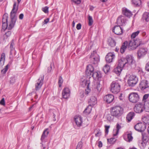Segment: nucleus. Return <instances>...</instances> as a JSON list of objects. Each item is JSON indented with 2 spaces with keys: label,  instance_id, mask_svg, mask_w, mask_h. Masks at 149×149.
Returning <instances> with one entry per match:
<instances>
[{
  "label": "nucleus",
  "instance_id": "f257e3e1",
  "mask_svg": "<svg viewBox=\"0 0 149 149\" xmlns=\"http://www.w3.org/2000/svg\"><path fill=\"white\" fill-rule=\"evenodd\" d=\"M18 9V5L16 6V3L15 2L10 14V20L8 23H2V28L4 30L7 29L11 30L14 27L17 19L16 14Z\"/></svg>",
  "mask_w": 149,
  "mask_h": 149
},
{
  "label": "nucleus",
  "instance_id": "f03ea898",
  "mask_svg": "<svg viewBox=\"0 0 149 149\" xmlns=\"http://www.w3.org/2000/svg\"><path fill=\"white\" fill-rule=\"evenodd\" d=\"M123 109L120 106L113 107L111 111V114L112 116L116 117L120 116L123 114Z\"/></svg>",
  "mask_w": 149,
  "mask_h": 149
},
{
  "label": "nucleus",
  "instance_id": "7ed1b4c3",
  "mask_svg": "<svg viewBox=\"0 0 149 149\" xmlns=\"http://www.w3.org/2000/svg\"><path fill=\"white\" fill-rule=\"evenodd\" d=\"M120 86L117 81H113L111 86V91L115 94L118 93L120 91Z\"/></svg>",
  "mask_w": 149,
  "mask_h": 149
},
{
  "label": "nucleus",
  "instance_id": "20e7f679",
  "mask_svg": "<svg viewBox=\"0 0 149 149\" xmlns=\"http://www.w3.org/2000/svg\"><path fill=\"white\" fill-rule=\"evenodd\" d=\"M138 78L137 76L134 74L130 75L127 81L128 85L131 86H134L138 81Z\"/></svg>",
  "mask_w": 149,
  "mask_h": 149
},
{
  "label": "nucleus",
  "instance_id": "39448f33",
  "mask_svg": "<svg viewBox=\"0 0 149 149\" xmlns=\"http://www.w3.org/2000/svg\"><path fill=\"white\" fill-rule=\"evenodd\" d=\"M128 97L130 101L133 103L137 102L139 99V96L138 94L135 92L131 93L129 95Z\"/></svg>",
  "mask_w": 149,
  "mask_h": 149
},
{
  "label": "nucleus",
  "instance_id": "423d86ee",
  "mask_svg": "<svg viewBox=\"0 0 149 149\" xmlns=\"http://www.w3.org/2000/svg\"><path fill=\"white\" fill-rule=\"evenodd\" d=\"M139 86L141 90H148L149 89V82L145 79L141 80Z\"/></svg>",
  "mask_w": 149,
  "mask_h": 149
},
{
  "label": "nucleus",
  "instance_id": "0eeeda50",
  "mask_svg": "<svg viewBox=\"0 0 149 149\" xmlns=\"http://www.w3.org/2000/svg\"><path fill=\"white\" fill-rule=\"evenodd\" d=\"M127 67H131L135 63L134 57L131 55H128L125 58Z\"/></svg>",
  "mask_w": 149,
  "mask_h": 149
},
{
  "label": "nucleus",
  "instance_id": "6e6552de",
  "mask_svg": "<svg viewBox=\"0 0 149 149\" xmlns=\"http://www.w3.org/2000/svg\"><path fill=\"white\" fill-rule=\"evenodd\" d=\"M90 58L91 63L94 64H97L99 61V56L95 52L92 53Z\"/></svg>",
  "mask_w": 149,
  "mask_h": 149
},
{
  "label": "nucleus",
  "instance_id": "1a4fd4ad",
  "mask_svg": "<svg viewBox=\"0 0 149 149\" xmlns=\"http://www.w3.org/2000/svg\"><path fill=\"white\" fill-rule=\"evenodd\" d=\"M144 109V104H143L139 103L135 105L134 110L136 113H140L143 112Z\"/></svg>",
  "mask_w": 149,
  "mask_h": 149
},
{
  "label": "nucleus",
  "instance_id": "9d476101",
  "mask_svg": "<svg viewBox=\"0 0 149 149\" xmlns=\"http://www.w3.org/2000/svg\"><path fill=\"white\" fill-rule=\"evenodd\" d=\"M147 51L146 48L142 47L139 49L137 52L138 58H140L143 57L147 54Z\"/></svg>",
  "mask_w": 149,
  "mask_h": 149
},
{
  "label": "nucleus",
  "instance_id": "9b49d317",
  "mask_svg": "<svg viewBox=\"0 0 149 149\" xmlns=\"http://www.w3.org/2000/svg\"><path fill=\"white\" fill-rule=\"evenodd\" d=\"M134 128L137 131L142 132L143 131L146 129V126L144 123H139L135 125Z\"/></svg>",
  "mask_w": 149,
  "mask_h": 149
},
{
  "label": "nucleus",
  "instance_id": "f8f14e48",
  "mask_svg": "<svg viewBox=\"0 0 149 149\" xmlns=\"http://www.w3.org/2000/svg\"><path fill=\"white\" fill-rule=\"evenodd\" d=\"M94 69L91 65H88L86 68V76L89 78H91V76L94 72Z\"/></svg>",
  "mask_w": 149,
  "mask_h": 149
},
{
  "label": "nucleus",
  "instance_id": "ddd939ff",
  "mask_svg": "<svg viewBox=\"0 0 149 149\" xmlns=\"http://www.w3.org/2000/svg\"><path fill=\"white\" fill-rule=\"evenodd\" d=\"M70 95V91L67 87L65 88L62 91V95L63 97L65 99L68 98Z\"/></svg>",
  "mask_w": 149,
  "mask_h": 149
},
{
  "label": "nucleus",
  "instance_id": "4468645a",
  "mask_svg": "<svg viewBox=\"0 0 149 149\" xmlns=\"http://www.w3.org/2000/svg\"><path fill=\"white\" fill-rule=\"evenodd\" d=\"M126 22V19L124 16H120L117 19V23L119 26H123L125 24Z\"/></svg>",
  "mask_w": 149,
  "mask_h": 149
},
{
  "label": "nucleus",
  "instance_id": "2eb2a0df",
  "mask_svg": "<svg viewBox=\"0 0 149 149\" xmlns=\"http://www.w3.org/2000/svg\"><path fill=\"white\" fill-rule=\"evenodd\" d=\"M44 78V75L41 77V79L40 78L38 79L37 81V83L36 84V90H39L41 87L43 83V80Z\"/></svg>",
  "mask_w": 149,
  "mask_h": 149
},
{
  "label": "nucleus",
  "instance_id": "dca6fc26",
  "mask_svg": "<svg viewBox=\"0 0 149 149\" xmlns=\"http://www.w3.org/2000/svg\"><path fill=\"white\" fill-rule=\"evenodd\" d=\"M113 31L115 34L118 35H121L123 33L122 28L120 26H115L113 29Z\"/></svg>",
  "mask_w": 149,
  "mask_h": 149
},
{
  "label": "nucleus",
  "instance_id": "f3484780",
  "mask_svg": "<svg viewBox=\"0 0 149 149\" xmlns=\"http://www.w3.org/2000/svg\"><path fill=\"white\" fill-rule=\"evenodd\" d=\"M74 119L75 123L78 127H79L81 125L82 121L80 116H75L74 117Z\"/></svg>",
  "mask_w": 149,
  "mask_h": 149
},
{
  "label": "nucleus",
  "instance_id": "a211bd4d",
  "mask_svg": "<svg viewBox=\"0 0 149 149\" xmlns=\"http://www.w3.org/2000/svg\"><path fill=\"white\" fill-rule=\"evenodd\" d=\"M123 138L125 141L128 142L131 141L133 139V137L132 136V134L131 132L126 133L124 134Z\"/></svg>",
  "mask_w": 149,
  "mask_h": 149
},
{
  "label": "nucleus",
  "instance_id": "6ab92c4d",
  "mask_svg": "<svg viewBox=\"0 0 149 149\" xmlns=\"http://www.w3.org/2000/svg\"><path fill=\"white\" fill-rule=\"evenodd\" d=\"M115 57V55L113 53H109L106 56L105 58L107 62L108 63H111L112 62Z\"/></svg>",
  "mask_w": 149,
  "mask_h": 149
},
{
  "label": "nucleus",
  "instance_id": "aec40b11",
  "mask_svg": "<svg viewBox=\"0 0 149 149\" xmlns=\"http://www.w3.org/2000/svg\"><path fill=\"white\" fill-rule=\"evenodd\" d=\"M114 99L113 96L111 94H109L105 96L104 97V100L108 103L112 102Z\"/></svg>",
  "mask_w": 149,
  "mask_h": 149
},
{
  "label": "nucleus",
  "instance_id": "412c9836",
  "mask_svg": "<svg viewBox=\"0 0 149 149\" xmlns=\"http://www.w3.org/2000/svg\"><path fill=\"white\" fill-rule=\"evenodd\" d=\"M135 42L133 39H132L129 41L127 48L130 50H133L136 48L134 43Z\"/></svg>",
  "mask_w": 149,
  "mask_h": 149
},
{
  "label": "nucleus",
  "instance_id": "4be33fe9",
  "mask_svg": "<svg viewBox=\"0 0 149 149\" xmlns=\"http://www.w3.org/2000/svg\"><path fill=\"white\" fill-rule=\"evenodd\" d=\"M118 66L122 69L125 66L127 67L125 58H121L118 60Z\"/></svg>",
  "mask_w": 149,
  "mask_h": 149
},
{
  "label": "nucleus",
  "instance_id": "5701e85b",
  "mask_svg": "<svg viewBox=\"0 0 149 149\" xmlns=\"http://www.w3.org/2000/svg\"><path fill=\"white\" fill-rule=\"evenodd\" d=\"M90 84V81L89 79H81L80 82L81 85L83 87H86L88 88L89 85Z\"/></svg>",
  "mask_w": 149,
  "mask_h": 149
},
{
  "label": "nucleus",
  "instance_id": "b1692460",
  "mask_svg": "<svg viewBox=\"0 0 149 149\" xmlns=\"http://www.w3.org/2000/svg\"><path fill=\"white\" fill-rule=\"evenodd\" d=\"M122 13L123 14L127 17H130L132 15L131 12L125 8L122 9Z\"/></svg>",
  "mask_w": 149,
  "mask_h": 149
},
{
  "label": "nucleus",
  "instance_id": "393cba45",
  "mask_svg": "<svg viewBox=\"0 0 149 149\" xmlns=\"http://www.w3.org/2000/svg\"><path fill=\"white\" fill-rule=\"evenodd\" d=\"M135 116V113L133 112L129 113L127 115L126 120L127 122H130Z\"/></svg>",
  "mask_w": 149,
  "mask_h": 149
},
{
  "label": "nucleus",
  "instance_id": "a878e982",
  "mask_svg": "<svg viewBox=\"0 0 149 149\" xmlns=\"http://www.w3.org/2000/svg\"><path fill=\"white\" fill-rule=\"evenodd\" d=\"M89 105L92 106H94L97 103V99L95 97L91 96L88 102Z\"/></svg>",
  "mask_w": 149,
  "mask_h": 149
},
{
  "label": "nucleus",
  "instance_id": "bb28decb",
  "mask_svg": "<svg viewBox=\"0 0 149 149\" xmlns=\"http://www.w3.org/2000/svg\"><path fill=\"white\" fill-rule=\"evenodd\" d=\"M102 88V85L100 84V81H98L96 83V88L95 89V93L97 94L101 90Z\"/></svg>",
  "mask_w": 149,
  "mask_h": 149
},
{
  "label": "nucleus",
  "instance_id": "cd10ccee",
  "mask_svg": "<svg viewBox=\"0 0 149 149\" xmlns=\"http://www.w3.org/2000/svg\"><path fill=\"white\" fill-rule=\"evenodd\" d=\"M127 45L128 42L127 41H125L123 43L120 49V52L121 53H123L124 52Z\"/></svg>",
  "mask_w": 149,
  "mask_h": 149
},
{
  "label": "nucleus",
  "instance_id": "c85d7f7f",
  "mask_svg": "<svg viewBox=\"0 0 149 149\" xmlns=\"http://www.w3.org/2000/svg\"><path fill=\"white\" fill-rule=\"evenodd\" d=\"M108 42L109 45L112 47H114L116 45V42L115 40L112 38H109L108 39Z\"/></svg>",
  "mask_w": 149,
  "mask_h": 149
},
{
  "label": "nucleus",
  "instance_id": "c756f323",
  "mask_svg": "<svg viewBox=\"0 0 149 149\" xmlns=\"http://www.w3.org/2000/svg\"><path fill=\"white\" fill-rule=\"evenodd\" d=\"M142 19L146 22H149V12H145L143 14Z\"/></svg>",
  "mask_w": 149,
  "mask_h": 149
},
{
  "label": "nucleus",
  "instance_id": "7c9ffc66",
  "mask_svg": "<svg viewBox=\"0 0 149 149\" xmlns=\"http://www.w3.org/2000/svg\"><path fill=\"white\" fill-rule=\"evenodd\" d=\"M12 61L9 62L5 66V68L1 71V73L3 74H5L8 70V68L10 66L12 63Z\"/></svg>",
  "mask_w": 149,
  "mask_h": 149
},
{
  "label": "nucleus",
  "instance_id": "2f4dec72",
  "mask_svg": "<svg viewBox=\"0 0 149 149\" xmlns=\"http://www.w3.org/2000/svg\"><path fill=\"white\" fill-rule=\"evenodd\" d=\"M101 75L100 73L97 72H94L91 76V77H93L94 79H99V78L101 77Z\"/></svg>",
  "mask_w": 149,
  "mask_h": 149
},
{
  "label": "nucleus",
  "instance_id": "473e14b6",
  "mask_svg": "<svg viewBox=\"0 0 149 149\" xmlns=\"http://www.w3.org/2000/svg\"><path fill=\"white\" fill-rule=\"evenodd\" d=\"M142 141L146 142L147 143V142H149V136L145 133H143L142 134Z\"/></svg>",
  "mask_w": 149,
  "mask_h": 149
},
{
  "label": "nucleus",
  "instance_id": "72a5a7b5",
  "mask_svg": "<svg viewBox=\"0 0 149 149\" xmlns=\"http://www.w3.org/2000/svg\"><path fill=\"white\" fill-rule=\"evenodd\" d=\"M133 40L135 42L134 43L136 46V48L142 43V40L139 38H136L135 39H134Z\"/></svg>",
  "mask_w": 149,
  "mask_h": 149
},
{
  "label": "nucleus",
  "instance_id": "f704fd0d",
  "mask_svg": "<svg viewBox=\"0 0 149 149\" xmlns=\"http://www.w3.org/2000/svg\"><path fill=\"white\" fill-rule=\"evenodd\" d=\"M132 3L134 6H139L141 4V0H132Z\"/></svg>",
  "mask_w": 149,
  "mask_h": 149
},
{
  "label": "nucleus",
  "instance_id": "c9c22d12",
  "mask_svg": "<svg viewBox=\"0 0 149 149\" xmlns=\"http://www.w3.org/2000/svg\"><path fill=\"white\" fill-rule=\"evenodd\" d=\"M5 54L4 53H2L0 58V66H2L4 64L5 60Z\"/></svg>",
  "mask_w": 149,
  "mask_h": 149
},
{
  "label": "nucleus",
  "instance_id": "e433bc0d",
  "mask_svg": "<svg viewBox=\"0 0 149 149\" xmlns=\"http://www.w3.org/2000/svg\"><path fill=\"white\" fill-rule=\"evenodd\" d=\"M92 109V106L89 105L85 109L83 112L84 113H85L86 115L88 114L91 112Z\"/></svg>",
  "mask_w": 149,
  "mask_h": 149
},
{
  "label": "nucleus",
  "instance_id": "4c0bfd02",
  "mask_svg": "<svg viewBox=\"0 0 149 149\" xmlns=\"http://www.w3.org/2000/svg\"><path fill=\"white\" fill-rule=\"evenodd\" d=\"M49 132L47 131V129L44 131L41 138V140L42 141H43V140L47 136Z\"/></svg>",
  "mask_w": 149,
  "mask_h": 149
},
{
  "label": "nucleus",
  "instance_id": "58836bf2",
  "mask_svg": "<svg viewBox=\"0 0 149 149\" xmlns=\"http://www.w3.org/2000/svg\"><path fill=\"white\" fill-rule=\"evenodd\" d=\"M122 70V68L120 67L117 66L116 68L114 69V72L118 75H119Z\"/></svg>",
  "mask_w": 149,
  "mask_h": 149
},
{
  "label": "nucleus",
  "instance_id": "ea45409f",
  "mask_svg": "<svg viewBox=\"0 0 149 149\" xmlns=\"http://www.w3.org/2000/svg\"><path fill=\"white\" fill-rule=\"evenodd\" d=\"M147 143L142 141H140L139 142V146L141 148H144L146 146Z\"/></svg>",
  "mask_w": 149,
  "mask_h": 149
},
{
  "label": "nucleus",
  "instance_id": "a19ab883",
  "mask_svg": "<svg viewBox=\"0 0 149 149\" xmlns=\"http://www.w3.org/2000/svg\"><path fill=\"white\" fill-rule=\"evenodd\" d=\"M143 104L144 106V108L146 111L149 112V100L146 101Z\"/></svg>",
  "mask_w": 149,
  "mask_h": 149
},
{
  "label": "nucleus",
  "instance_id": "79ce46f5",
  "mask_svg": "<svg viewBox=\"0 0 149 149\" xmlns=\"http://www.w3.org/2000/svg\"><path fill=\"white\" fill-rule=\"evenodd\" d=\"M140 31L138 30L137 31L133 33L131 35V37L132 38H135L137 36H138L139 34L140 33Z\"/></svg>",
  "mask_w": 149,
  "mask_h": 149
},
{
  "label": "nucleus",
  "instance_id": "37998d69",
  "mask_svg": "<svg viewBox=\"0 0 149 149\" xmlns=\"http://www.w3.org/2000/svg\"><path fill=\"white\" fill-rule=\"evenodd\" d=\"M121 128V126L119 124L117 123L116 125V131L115 134H113L114 136H116L118 134L119 130Z\"/></svg>",
  "mask_w": 149,
  "mask_h": 149
},
{
  "label": "nucleus",
  "instance_id": "c03bdc74",
  "mask_svg": "<svg viewBox=\"0 0 149 149\" xmlns=\"http://www.w3.org/2000/svg\"><path fill=\"white\" fill-rule=\"evenodd\" d=\"M110 69L109 66L106 65L103 68L104 71L105 73H107L108 72Z\"/></svg>",
  "mask_w": 149,
  "mask_h": 149
},
{
  "label": "nucleus",
  "instance_id": "a18cd8bd",
  "mask_svg": "<svg viewBox=\"0 0 149 149\" xmlns=\"http://www.w3.org/2000/svg\"><path fill=\"white\" fill-rule=\"evenodd\" d=\"M8 17L6 14H4L2 18V23H8V22L7 21L8 18Z\"/></svg>",
  "mask_w": 149,
  "mask_h": 149
},
{
  "label": "nucleus",
  "instance_id": "49530a36",
  "mask_svg": "<svg viewBox=\"0 0 149 149\" xmlns=\"http://www.w3.org/2000/svg\"><path fill=\"white\" fill-rule=\"evenodd\" d=\"M63 79L61 76H60L58 79V84L59 87H61L63 83Z\"/></svg>",
  "mask_w": 149,
  "mask_h": 149
},
{
  "label": "nucleus",
  "instance_id": "de8ad7c7",
  "mask_svg": "<svg viewBox=\"0 0 149 149\" xmlns=\"http://www.w3.org/2000/svg\"><path fill=\"white\" fill-rule=\"evenodd\" d=\"M88 24L89 26H91L93 24V21L92 17L91 16H89L88 17Z\"/></svg>",
  "mask_w": 149,
  "mask_h": 149
},
{
  "label": "nucleus",
  "instance_id": "09e8293b",
  "mask_svg": "<svg viewBox=\"0 0 149 149\" xmlns=\"http://www.w3.org/2000/svg\"><path fill=\"white\" fill-rule=\"evenodd\" d=\"M83 143L81 141H80L77 146L76 149H81L82 147Z\"/></svg>",
  "mask_w": 149,
  "mask_h": 149
},
{
  "label": "nucleus",
  "instance_id": "8fccbe9b",
  "mask_svg": "<svg viewBox=\"0 0 149 149\" xmlns=\"http://www.w3.org/2000/svg\"><path fill=\"white\" fill-rule=\"evenodd\" d=\"M48 7L45 6L42 8V10L45 13H47L48 12Z\"/></svg>",
  "mask_w": 149,
  "mask_h": 149
},
{
  "label": "nucleus",
  "instance_id": "3c124183",
  "mask_svg": "<svg viewBox=\"0 0 149 149\" xmlns=\"http://www.w3.org/2000/svg\"><path fill=\"white\" fill-rule=\"evenodd\" d=\"M113 116L111 114V115L110 114H108L107 116V120L109 121H111L113 120Z\"/></svg>",
  "mask_w": 149,
  "mask_h": 149
},
{
  "label": "nucleus",
  "instance_id": "603ef678",
  "mask_svg": "<svg viewBox=\"0 0 149 149\" xmlns=\"http://www.w3.org/2000/svg\"><path fill=\"white\" fill-rule=\"evenodd\" d=\"M11 33L10 31H8L6 32L5 33V35H4V38H7L10 36Z\"/></svg>",
  "mask_w": 149,
  "mask_h": 149
},
{
  "label": "nucleus",
  "instance_id": "864d4df0",
  "mask_svg": "<svg viewBox=\"0 0 149 149\" xmlns=\"http://www.w3.org/2000/svg\"><path fill=\"white\" fill-rule=\"evenodd\" d=\"M14 45V42H13V40H12L10 46V48L11 49V51H10V53L11 54V51L13 50L14 49V48L13 47V45Z\"/></svg>",
  "mask_w": 149,
  "mask_h": 149
},
{
  "label": "nucleus",
  "instance_id": "5fc2aeb1",
  "mask_svg": "<svg viewBox=\"0 0 149 149\" xmlns=\"http://www.w3.org/2000/svg\"><path fill=\"white\" fill-rule=\"evenodd\" d=\"M105 133L107 134L109 132V129L110 127L109 126L106 125L105 126Z\"/></svg>",
  "mask_w": 149,
  "mask_h": 149
},
{
  "label": "nucleus",
  "instance_id": "6e6d98bb",
  "mask_svg": "<svg viewBox=\"0 0 149 149\" xmlns=\"http://www.w3.org/2000/svg\"><path fill=\"white\" fill-rule=\"evenodd\" d=\"M0 104L3 105H5V100L4 98H3L0 101Z\"/></svg>",
  "mask_w": 149,
  "mask_h": 149
},
{
  "label": "nucleus",
  "instance_id": "4d7b16f0",
  "mask_svg": "<svg viewBox=\"0 0 149 149\" xmlns=\"http://www.w3.org/2000/svg\"><path fill=\"white\" fill-rule=\"evenodd\" d=\"M114 140V139L113 138H111L110 139H108L107 141L108 142H109L110 144L113 143L115 141H112Z\"/></svg>",
  "mask_w": 149,
  "mask_h": 149
},
{
  "label": "nucleus",
  "instance_id": "13d9d810",
  "mask_svg": "<svg viewBox=\"0 0 149 149\" xmlns=\"http://www.w3.org/2000/svg\"><path fill=\"white\" fill-rule=\"evenodd\" d=\"M72 1L77 4H79L81 1L80 0H71Z\"/></svg>",
  "mask_w": 149,
  "mask_h": 149
},
{
  "label": "nucleus",
  "instance_id": "bf43d9fd",
  "mask_svg": "<svg viewBox=\"0 0 149 149\" xmlns=\"http://www.w3.org/2000/svg\"><path fill=\"white\" fill-rule=\"evenodd\" d=\"M145 69L147 71H149V61L146 64Z\"/></svg>",
  "mask_w": 149,
  "mask_h": 149
},
{
  "label": "nucleus",
  "instance_id": "052dcab7",
  "mask_svg": "<svg viewBox=\"0 0 149 149\" xmlns=\"http://www.w3.org/2000/svg\"><path fill=\"white\" fill-rule=\"evenodd\" d=\"M81 24H78L76 26V28L77 30H79L81 29Z\"/></svg>",
  "mask_w": 149,
  "mask_h": 149
},
{
  "label": "nucleus",
  "instance_id": "680f3d73",
  "mask_svg": "<svg viewBox=\"0 0 149 149\" xmlns=\"http://www.w3.org/2000/svg\"><path fill=\"white\" fill-rule=\"evenodd\" d=\"M87 89H86L85 93L86 94H88L90 92V90L89 89V86L88 88H86Z\"/></svg>",
  "mask_w": 149,
  "mask_h": 149
},
{
  "label": "nucleus",
  "instance_id": "e2e57ef3",
  "mask_svg": "<svg viewBox=\"0 0 149 149\" xmlns=\"http://www.w3.org/2000/svg\"><path fill=\"white\" fill-rule=\"evenodd\" d=\"M149 95L148 94H145L143 96V100H146L148 97Z\"/></svg>",
  "mask_w": 149,
  "mask_h": 149
},
{
  "label": "nucleus",
  "instance_id": "0e129e2a",
  "mask_svg": "<svg viewBox=\"0 0 149 149\" xmlns=\"http://www.w3.org/2000/svg\"><path fill=\"white\" fill-rule=\"evenodd\" d=\"M123 94L120 93L119 96V98L121 100H123L124 99V97L122 96Z\"/></svg>",
  "mask_w": 149,
  "mask_h": 149
},
{
  "label": "nucleus",
  "instance_id": "69168bd1",
  "mask_svg": "<svg viewBox=\"0 0 149 149\" xmlns=\"http://www.w3.org/2000/svg\"><path fill=\"white\" fill-rule=\"evenodd\" d=\"M24 14L22 13L20 14L19 16V18L20 19H22L23 18Z\"/></svg>",
  "mask_w": 149,
  "mask_h": 149
},
{
  "label": "nucleus",
  "instance_id": "338daca9",
  "mask_svg": "<svg viewBox=\"0 0 149 149\" xmlns=\"http://www.w3.org/2000/svg\"><path fill=\"white\" fill-rule=\"evenodd\" d=\"M49 18L45 19L44 21V24H47L49 22Z\"/></svg>",
  "mask_w": 149,
  "mask_h": 149
},
{
  "label": "nucleus",
  "instance_id": "774afa93",
  "mask_svg": "<svg viewBox=\"0 0 149 149\" xmlns=\"http://www.w3.org/2000/svg\"><path fill=\"white\" fill-rule=\"evenodd\" d=\"M141 35L143 37L147 36L146 33L145 32H143L141 33Z\"/></svg>",
  "mask_w": 149,
  "mask_h": 149
}]
</instances>
